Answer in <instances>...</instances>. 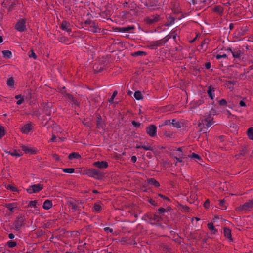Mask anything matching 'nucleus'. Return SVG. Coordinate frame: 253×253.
Masks as SVG:
<instances>
[{"instance_id":"ddd939ff","label":"nucleus","mask_w":253,"mask_h":253,"mask_svg":"<svg viewBox=\"0 0 253 253\" xmlns=\"http://www.w3.org/2000/svg\"><path fill=\"white\" fill-rule=\"evenodd\" d=\"M159 19L160 16L158 14H156L155 15H152L150 17L146 18L145 21L149 24H152L157 22Z\"/></svg>"},{"instance_id":"6e6552de","label":"nucleus","mask_w":253,"mask_h":253,"mask_svg":"<svg viewBox=\"0 0 253 253\" xmlns=\"http://www.w3.org/2000/svg\"><path fill=\"white\" fill-rule=\"evenodd\" d=\"M84 25L86 27L90 28L91 29H90V30L93 33L98 32L100 30V29L97 27L95 22L91 20H86L84 22Z\"/></svg>"},{"instance_id":"c03bdc74","label":"nucleus","mask_w":253,"mask_h":253,"mask_svg":"<svg viewBox=\"0 0 253 253\" xmlns=\"http://www.w3.org/2000/svg\"><path fill=\"white\" fill-rule=\"evenodd\" d=\"M152 46H160L163 45L162 42H161V40H158L156 41L153 42H152L151 44Z\"/></svg>"},{"instance_id":"e433bc0d","label":"nucleus","mask_w":253,"mask_h":253,"mask_svg":"<svg viewBox=\"0 0 253 253\" xmlns=\"http://www.w3.org/2000/svg\"><path fill=\"white\" fill-rule=\"evenodd\" d=\"M6 133L3 126L0 125V139H1Z\"/></svg>"},{"instance_id":"603ef678","label":"nucleus","mask_w":253,"mask_h":253,"mask_svg":"<svg viewBox=\"0 0 253 253\" xmlns=\"http://www.w3.org/2000/svg\"><path fill=\"white\" fill-rule=\"evenodd\" d=\"M219 205L220 207L222 208H226V206L225 205V201L224 199L220 200Z\"/></svg>"},{"instance_id":"c756f323","label":"nucleus","mask_w":253,"mask_h":253,"mask_svg":"<svg viewBox=\"0 0 253 253\" xmlns=\"http://www.w3.org/2000/svg\"><path fill=\"white\" fill-rule=\"evenodd\" d=\"M81 158V155L77 152H72L70 153L68 156V159L69 160H72L73 159H80Z\"/></svg>"},{"instance_id":"5fc2aeb1","label":"nucleus","mask_w":253,"mask_h":253,"mask_svg":"<svg viewBox=\"0 0 253 253\" xmlns=\"http://www.w3.org/2000/svg\"><path fill=\"white\" fill-rule=\"evenodd\" d=\"M58 40L61 42H64L68 41V39L65 37L62 36L59 37Z\"/></svg>"},{"instance_id":"39448f33","label":"nucleus","mask_w":253,"mask_h":253,"mask_svg":"<svg viewBox=\"0 0 253 253\" xmlns=\"http://www.w3.org/2000/svg\"><path fill=\"white\" fill-rule=\"evenodd\" d=\"M239 211H244L245 212L251 211L253 209V199L249 200L244 204L240 205L238 208Z\"/></svg>"},{"instance_id":"a19ab883","label":"nucleus","mask_w":253,"mask_h":253,"mask_svg":"<svg viewBox=\"0 0 253 253\" xmlns=\"http://www.w3.org/2000/svg\"><path fill=\"white\" fill-rule=\"evenodd\" d=\"M17 245V243L16 241H8L6 243V245L9 248H13L15 246H16Z\"/></svg>"},{"instance_id":"6e6d98bb","label":"nucleus","mask_w":253,"mask_h":253,"mask_svg":"<svg viewBox=\"0 0 253 253\" xmlns=\"http://www.w3.org/2000/svg\"><path fill=\"white\" fill-rule=\"evenodd\" d=\"M149 202L153 206H155V207H156L158 206V203L154 199H149Z\"/></svg>"},{"instance_id":"b1692460","label":"nucleus","mask_w":253,"mask_h":253,"mask_svg":"<svg viewBox=\"0 0 253 253\" xmlns=\"http://www.w3.org/2000/svg\"><path fill=\"white\" fill-rule=\"evenodd\" d=\"M52 207V202L51 200H46L42 205V207L44 209L48 210L51 208Z\"/></svg>"},{"instance_id":"ea45409f","label":"nucleus","mask_w":253,"mask_h":253,"mask_svg":"<svg viewBox=\"0 0 253 253\" xmlns=\"http://www.w3.org/2000/svg\"><path fill=\"white\" fill-rule=\"evenodd\" d=\"M134 96L135 98V99L138 100L142 99V93L140 91H135L134 94Z\"/></svg>"},{"instance_id":"f03ea898","label":"nucleus","mask_w":253,"mask_h":253,"mask_svg":"<svg viewBox=\"0 0 253 253\" xmlns=\"http://www.w3.org/2000/svg\"><path fill=\"white\" fill-rule=\"evenodd\" d=\"M26 224V217L24 215L20 214L16 217L13 223V229L19 231Z\"/></svg>"},{"instance_id":"4d7b16f0","label":"nucleus","mask_w":253,"mask_h":253,"mask_svg":"<svg viewBox=\"0 0 253 253\" xmlns=\"http://www.w3.org/2000/svg\"><path fill=\"white\" fill-rule=\"evenodd\" d=\"M180 207L182 208V210L185 211V212H188L189 211V207L187 206H184V205H180Z\"/></svg>"},{"instance_id":"412c9836","label":"nucleus","mask_w":253,"mask_h":253,"mask_svg":"<svg viewBox=\"0 0 253 253\" xmlns=\"http://www.w3.org/2000/svg\"><path fill=\"white\" fill-rule=\"evenodd\" d=\"M248 149L246 146H242L241 149L239 150V153L235 156L237 159L240 158L241 156H245L248 153Z\"/></svg>"},{"instance_id":"13d9d810","label":"nucleus","mask_w":253,"mask_h":253,"mask_svg":"<svg viewBox=\"0 0 253 253\" xmlns=\"http://www.w3.org/2000/svg\"><path fill=\"white\" fill-rule=\"evenodd\" d=\"M171 124V122L170 120H166L164 121L163 123L159 126H165V125H169Z\"/></svg>"},{"instance_id":"4c0bfd02","label":"nucleus","mask_w":253,"mask_h":253,"mask_svg":"<svg viewBox=\"0 0 253 253\" xmlns=\"http://www.w3.org/2000/svg\"><path fill=\"white\" fill-rule=\"evenodd\" d=\"M227 53L223 54H217L216 56V58L218 59H220L221 58H226L228 57H230V55L228 54V48L226 49Z\"/></svg>"},{"instance_id":"7ed1b4c3","label":"nucleus","mask_w":253,"mask_h":253,"mask_svg":"<svg viewBox=\"0 0 253 253\" xmlns=\"http://www.w3.org/2000/svg\"><path fill=\"white\" fill-rule=\"evenodd\" d=\"M83 174L89 177H93L97 180H101L104 177V173L103 172L99 170L94 169L84 170Z\"/></svg>"},{"instance_id":"20e7f679","label":"nucleus","mask_w":253,"mask_h":253,"mask_svg":"<svg viewBox=\"0 0 253 253\" xmlns=\"http://www.w3.org/2000/svg\"><path fill=\"white\" fill-rule=\"evenodd\" d=\"M142 219L146 221L149 220L150 224H156L157 222L161 221L162 218L161 216L156 213L148 212L143 215Z\"/></svg>"},{"instance_id":"69168bd1","label":"nucleus","mask_w":253,"mask_h":253,"mask_svg":"<svg viewBox=\"0 0 253 253\" xmlns=\"http://www.w3.org/2000/svg\"><path fill=\"white\" fill-rule=\"evenodd\" d=\"M210 200L209 199L206 200L205 203H204V207L205 208H208L210 207Z\"/></svg>"},{"instance_id":"49530a36","label":"nucleus","mask_w":253,"mask_h":253,"mask_svg":"<svg viewBox=\"0 0 253 253\" xmlns=\"http://www.w3.org/2000/svg\"><path fill=\"white\" fill-rule=\"evenodd\" d=\"M164 135L167 137L172 138L173 137V133L169 131H166L164 132Z\"/></svg>"},{"instance_id":"f257e3e1","label":"nucleus","mask_w":253,"mask_h":253,"mask_svg":"<svg viewBox=\"0 0 253 253\" xmlns=\"http://www.w3.org/2000/svg\"><path fill=\"white\" fill-rule=\"evenodd\" d=\"M228 54L232 56L236 62H245L248 58V55L245 53L243 47H228Z\"/></svg>"},{"instance_id":"a18cd8bd","label":"nucleus","mask_w":253,"mask_h":253,"mask_svg":"<svg viewBox=\"0 0 253 253\" xmlns=\"http://www.w3.org/2000/svg\"><path fill=\"white\" fill-rule=\"evenodd\" d=\"M37 202L36 200L34 201H30L28 205V207H34L35 208L36 207V204Z\"/></svg>"},{"instance_id":"a211bd4d","label":"nucleus","mask_w":253,"mask_h":253,"mask_svg":"<svg viewBox=\"0 0 253 253\" xmlns=\"http://www.w3.org/2000/svg\"><path fill=\"white\" fill-rule=\"evenodd\" d=\"M22 150L26 154H35L37 153V151L35 149H33L31 147H28L25 145L21 146Z\"/></svg>"},{"instance_id":"dca6fc26","label":"nucleus","mask_w":253,"mask_h":253,"mask_svg":"<svg viewBox=\"0 0 253 253\" xmlns=\"http://www.w3.org/2000/svg\"><path fill=\"white\" fill-rule=\"evenodd\" d=\"M93 165L99 169H106L108 167V164L106 161H97L93 163Z\"/></svg>"},{"instance_id":"bf43d9fd","label":"nucleus","mask_w":253,"mask_h":253,"mask_svg":"<svg viewBox=\"0 0 253 253\" xmlns=\"http://www.w3.org/2000/svg\"><path fill=\"white\" fill-rule=\"evenodd\" d=\"M132 124L134 127L136 128L139 127L141 125V124L139 122H137L134 120L132 121Z\"/></svg>"},{"instance_id":"f8f14e48","label":"nucleus","mask_w":253,"mask_h":253,"mask_svg":"<svg viewBox=\"0 0 253 253\" xmlns=\"http://www.w3.org/2000/svg\"><path fill=\"white\" fill-rule=\"evenodd\" d=\"M146 131L150 136L154 137L156 135L157 127L155 125H150L146 127Z\"/></svg>"},{"instance_id":"052dcab7","label":"nucleus","mask_w":253,"mask_h":253,"mask_svg":"<svg viewBox=\"0 0 253 253\" xmlns=\"http://www.w3.org/2000/svg\"><path fill=\"white\" fill-rule=\"evenodd\" d=\"M158 213L160 214H163L165 212H166L165 208L161 207L158 209Z\"/></svg>"},{"instance_id":"f3484780","label":"nucleus","mask_w":253,"mask_h":253,"mask_svg":"<svg viewBox=\"0 0 253 253\" xmlns=\"http://www.w3.org/2000/svg\"><path fill=\"white\" fill-rule=\"evenodd\" d=\"M66 97L69 101L72 102L73 105L78 107L80 106V102L72 94L66 93Z\"/></svg>"},{"instance_id":"c9c22d12","label":"nucleus","mask_w":253,"mask_h":253,"mask_svg":"<svg viewBox=\"0 0 253 253\" xmlns=\"http://www.w3.org/2000/svg\"><path fill=\"white\" fill-rule=\"evenodd\" d=\"M146 55V52L142 51H138L131 53V55L133 56H145Z\"/></svg>"},{"instance_id":"aec40b11","label":"nucleus","mask_w":253,"mask_h":253,"mask_svg":"<svg viewBox=\"0 0 253 253\" xmlns=\"http://www.w3.org/2000/svg\"><path fill=\"white\" fill-rule=\"evenodd\" d=\"M4 206L7 208L11 212V213L14 212V209L17 207V203L14 202L11 203L5 204Z\"/></svg>"},{"instance_id":"09e8293b","label":"nucleus","mask_w":253,"mask_h":253,"mask_svg":"<svg viewBox=\"0 0 253 253\" xmlns=\"http://www.w3.org/2000/svg\"><path fill=\"white\" fill-rule=\"evenodd\" d=\"M117 93H118L117 91H116V90L114 91L113 93V94H112L111 97L108 99V101L109 102L112 103L115 97L117 95Z\"/></svg>"},{"instance_id":"473e14b6","label":"nucleus","mask_w":253,"mask_h":253,"mask_svg":"<svg viewBox=\"0 0 253 253\" xmlns=\"http://www.w3.org/2000/svg\"><path fill=\"white\" fill-rule=\"evenodd\" d=\"M171 124L173 125V126L179 128L181 127V123L180 122L178 121H176L175 119H172L171 120Z\"/></svg>"},{"instance_id":"e2e57ef3","label":"nucleus","mask_w":253,"mask_h":253,"mask_svg":"<svg viewBox=\"0 0 253 253\" xmlns=\"http://www.w3.org/2000/svg\"><path fill=\"white\" fill-rule=\"evenodd\" d=\"M171 38V36H169V37L167 38V36L165 37V38H164L163 39H161V42H162V44L163 45H164V44H165L169 40V38Z\"/></svg>"},{"instance_id":"1a4fd4ad","label":"nucleus","mask_w":253,"mask_h":253,"mask_svg":"<svg viewBox=\"0 0 253 253\" xmlns=\"http://www.w3.org/2000/svg\"><path fill=\"white\" fill-rule=\"evenodd\" d=\"M26 21L24 19L19 20L15 26V29L19 32H23L26 30Z\"/></svg>"},{"instance_id":"393cba45","label":"nucleus","mask_w":253,"mask_h":253,"mask_svg":"<svg viewBox=\"0 0 253 253\" xmlns=\"http://www.w3.org/2000/svg\"><path fill=\"white\" fill-rule=\"evenodd\" d=\"M147 183L149 184L153 185L155 187H158L160 186L159 182L157 181L156 179L153 178H148L147 179Z\"/></svg>"},{"instance_id":"0eeeda50","label":"nucleus","mask_w":253,"mask_h":253,"mask_svg":"<svg viewBox=\"0 0 253 253\" xmlns=\"http://www.w3.org/2000/svg\"><path fill=\"white\" fill-rule=\"evenodd\" d=\"M67 204L69 207L71 208L72 212H75L78 211H80V207L79 206V200L72 199V200L67 201Z\"/></svg>"},{"instance_id":"338daca9","label":"nucleus","mask_w":253,"mask_h":253,"mask_svg":"<svg viewBox=\"0 0 253 253\" xmlns=\"http://www.w3.org/2000/svg\"><path fill=\"white\" fill-rule=\"evenodd\" d=\"M60 92L64 96H66V93H67L66 92V91L65 90V87L64 86L60 90Z\"/></svg>"},{"instance_id":"5701e85b","label":"nucleus","mask_w":253,"mask_h":253,"mask_svg":"<svg viewBox=\"0 0 253 253\" xmlns=\"http://www.w3.org/2000/svg\"><path fill=\"white\" fill-rule=\"evenodd\" d=\"M224 236L229 240L230 242L233 241V239L231 235V230L227 228H224Z\"/></svg>"},{"instance_id":"8fccbe9b","label":"nucleus","mask_w":253,"mask_h":253,"mask_svg":"<svg viewBox=\"0 0 253 253\" xmlns=\"http://www.w3.org/2000/svg\"><path fill=\"white\" fill-rule=\"evenodd\" d=\"M7 189L10 190L12 192L17 191V189L16 187H15L11 185H10V184L7 185Z\"/></svg>"},{"instance_id":"864d4df0","label":"nucleus","mask_w":253,"mask_h":253,"mask_svg":"<svg viewBox=\"0 0 253 253\" xmlns=\"http://www.w3.org/2000/svg\"><path fill=\"white\" fill-rule=\"evenodd\" d=\"M178 157H175V159L177 160V162H182V158H183V153H181V154H178Z\"/></svg>"},{"instance_id":"58836bf2","label":"nucleus","mask_w":253,"mask_h":253,"mask_svg":"<svg viewBox=\"0 0 253 253\" xmlns=\"http://www.w3.org/2000/svg\"><path fill=\"white\" fill-rule=\"evenodd\" d=\"M247 135L250 139L253 140V127H250L248 129Z\"/></svg>"},{"instance_id":"774afa93","label":"nucleus","mask_w":253,"mask_h":253,"mask_svg":"<svg viewBox=\"0 0 253 253\" xmlns=\"http://www.w3.org/2000/svg\"><path fill=\"white\" fill-rule=\"evenodd\" d=\"M104 230L105 232H109L110 233H113V229L112 228H110V227H105L104 228Z\"/></svg>"},{"instance_id":"72a5a7b5","label":"nucleus","mask_w":253,"mask_h":253,"mask_svg":"<svg viewBox=\"0 0 253 253\" xmlns=\"http://www.w3.org/2000/svg\"><path fill=\"white\" fill-rule=\"evenodd\" d=\"M136 148L137 149H140V148H143V149L145 150H151L152 151L153 150V148L152 147H151L150 145H137L136 146Z\"/></svg>"},{"instance_id":"4468645a","label":"nucleus","mask_w":253,"mask_h":253,"mask_svg":"<svg viewBox=\"0 0 253 253\" xmlns=\"http://www.w3.org/2000/svg\"><path fill=\"white\" fill-rule=\"evenodd\" d=\"M103 204L100 201L95 203L92 208V211L95 213H100L102 210Z\"/></svg>"},{"instance_id":"2eb2a0df","label":"nucleus","mask_w":253,"mask_h":253,"mask_svg":"<svg viewBox=\"0 0 253 253\" xmlns=\"http://www.w3.org/2000/svg\"><path fill=\"white\" fill-rule=\"evenodd\" d=\"M106 125L103 121L100 115H98L96 119V127L99 129H104Z\"/></svg>"},{"instance_id":"c85d7f7f","label":"nucleus","mask_w":253,"mask_h":253,"mask_svg":"<svg viewBox=\"0 0 253 253\" xmlns=\"http://www.w3.org/2000/svg\"><path fill=\"white\" fill-rule=\"evenodd\" d=\"M214 88L212 87L211 85H210L208 87V89L207 90V93L208 94L209 96L211 99H213L214 97Z\"/></svg>"},{"instance_id":"f704fd0d","label":"nucleus","mask_w":253,"mask_h":253,"mask_svg":"<svg viewBox=\"0 0 253 253\" xmlns=\"http://www.w3.org/2000/svg\"><path fill=\"white\" fill-rule=\"evenodd\" d=\"M3 56L5 58H10L12 56V53L9 50H3L2 51Z\"/></svg>"},{"instance_id":"cd10ccee","label":"nucleus","mask_w":253,"mask_h":253,"mask_svg":"<svg viewBox=\"0 0 253 253\" xmlns=\"http://www.w3.org/2000/svg\"><path fill=\"white\" fill-rule=\"evenodd\" d=\"M204 123H199L198 126L199 128V131L202 132L203 133H206L208 132L207 131L206 127H205Z\"/></svg>"},{"instance_id":"423d86ee","label":"nucleus","mask_w":253,"mask_h":253,"mask_svg":"<svg viewBox=\"0 0 253 253\" xmlns=\"http://www.w3.org/2000/svg\"><path fill=\"white\" fill-rule=\"evenodd\" d=\"M43 185L39 183L30 186L26 189L27 192L29 194L36 193L40 192L43 189Z\"/></svg>"},{"instance_id":"79ce46f5","label":"nucleus","mask_w":253,"mask_h":253,"mask_svg":"<svg viewBox=\"0 0 253 253\" xmlns=\"http://www.w3.org/2000/svg\"><path fill=\"white\" fill-rule=\"evenodd\" d=\"M62 170L65 173H73L75 171V169L74 168H63Z\"/></svg>"},{"instance_id":"37998d69","label":"nucleus","mask_w":253,"mask_h":253,"mask_svg":"<svg viewBox=\"0 0 253 253\" xmlns=\"http://www.w3.org/2000/svg\"><path fill=\"white\" fill-rule=\"evenodd\" d=\"M14 81L12 77L9 78L7 81V84L8 86L10 87H12L14 86Z\"/></svg>"},{"instance_id":"9b49d317","label":"nucleus","mask_w":253,"mask_h":253,"mask_svg":"<svg viewBox=\"0 0 253 253\" xmlns=\"http://www.w3.org/2000/svg\"><path fill=\"white\" fill-rule=\"evenodd\" d=\"M107 67L105 64H93V71L94 74L102 73L107 69Z\"/></svg>"},{"instance_id":"a878e982","label":"nucleus","mask_w":253,"mask_h":253,"mask_svg":"<svg viewBox=\"0 0 253 253\" xmlns=\"http://www.w3.org/2000/svg\"><path fill=\"white\" fill-rule=\"evenodd\" d=\"M135 29L134 26H129L126 27H119L117 28V29L119 32H128L131 30H133Z\"/></svg>"},{"instance_id":"0e129e2a","label":"nucleus","mask_w":253,"mask_h":253,"mask_svg":"<svg viewBox=\"0 0 253 253\" xmlns=\"http://www.w3.org/2000/svg\"><path fill=\"white\" fill-rule=\"evenodd\" d=\"M236 83V81H234V80H232V81H226V85L227 86H229L230 85H234Z\"/></svg>"},{"instance_id":"2f4dec72","label":"nucleus","mask_w":253,"mask_h":253,"mask_svg":"<svg viewBox=\"0 0 253 253\" xmlns=\"http://www.w3.org/2000/svg\"><path fill=\"white\" fill-rule=\"evenodd\" d=\"M208 228L213 231V234H216V232H217V230L215 228V226H214L213 223L210 222L207 225Z\"/></svg>"},{"instance_id":"3c124183","label":"nucleus","mask_w":253,"mask_h":253,"mask_svg":"<svg viewBox=\"0 0 253 253\" xmlns=\"http://www.w3.org/2000/svg\"><path fill=\"white\" fill-rule=\"evenodd\" d=\"M192 158L197 159L199 160H201V157L198 154L193 153L192 155L190 156Z\"/></svg>"},{"instance_id":"6ab92c4d","label":"nucleus","mask_w":253,"mask_h":253,"mask_svg":"<svg viewBox=\"0 0 253 253\" xmlns=\"http://www.w3.org/2000/svg\"><path fill=\"white\" fill-rule=\"evenodd\" d=\"M70 24L66 21H63L61 24L60 28L62 30L65 31L68 33L71 31V29L70 28Z\"/></svg>"},{"instance_id":"bb28decb","label":"nucleus","mask_w":253,"mask_h":253,"mask_svg":"<svg viewBox=\"0 0 253 253\" xmlns=\"http://www.w3.org/2000/svg\"><path fill=\"white\" fill-rule=\"evenodd\" d=\"M190 237L197 241H199L202 238L201 234L198 232L190 233Z\"/></svg>"},{"instance_id":"9d476101","label":"nucleus","mask_w":253,"mask_h":253,"mask_svg":"<svg viewBox=\"0 0 253 253\" xmlns=\"http://www.w3.org/2000/svg\"><path fill=\"white\" fill-rule=\"evenodd\" d=\"M211 113H215V111L212 109L211 111ZM211 114H210L208 117H207V118H206L203 121H204L205 124V126H206V129L207 130H208V128L209 127H210L214 123V121H213V118H211Z\"/></svg>"},{"instance_id":"4be33fe9","label":"nucleus","mask_w":253,"mask_h":253,"mask_svg":"<svg viewBox=\"0 0 253 253\" xmlns=\"http://www.w3.org/2000/svg\"><path fill=\"white\" fill-rule=\"evenodd\" d=\"M31 123L25 124L21 128L22 132L24 134H28L32 129Z\"/></svg>"},{"instance_id":"de8ad7c7","label":"nucleus","mask_w":253,"mask_h":253,"mask_svg":"<svg viewBox=\"0 0 253 253\" xmlns=\"http://www.w3.org/2000/svg\"><path fill=\"white\" fill-rule=\"evenodd\" d=\"M29 57L30 58H33L34 59H36L37 58V55L34 53V50L33 49H31L29 53Z\"/></svg>"},{"instance_id":"7c9ffc66","label":"nucleus","mask_w":253,"mask_h":253,"mask_svg":"<svg viewBox=\"0 0 253 253\" xmlns=\"http://www.w3.org/2000/svg\"><path fill=\"white\" fill-rule=\"evenodd\" d=\"M5 152L7 153L10 154L12 156L20 157L22 155V153L21 152L19 153L16 150H14L12 152L7 151H5Z\"/></svg>"},{"instance_id":"680f3d73","label":"nucleus","mask_w":253,"mask_h":253,"mask_svg":"<svg viewBox=\"0 0 253 253\" xmlns=\"http://www.w3.org/2000/svg\"><path fill=\"white\" fill-rule=\"evenodd\" d=\"M227 102L226 100L224 99H222L219 101V104L221 106L226 105L227 104Z\"/></svg>"}]
</instances>
